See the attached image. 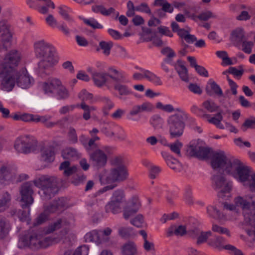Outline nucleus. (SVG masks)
<instances>
[{
  "mask_svg": "<svg viewBox=\"0 0 255 255\" xmlns=\"http://www.w3.org/2000/svg\"><path fill=\"white\" fill-rule=\"evenodd\" d=\"M161 155L171 169L175 172H180L182 170V165L177 159L165 151L161 152Z\"/></svg>",
  "mask_w": 255,
  "mask_h": 255,
  "instance_id": "nucleus-20",
  "label": "nucleus"
},
{
  "mask_svg": "<svg viewBox=\"0 0 255 255\" xmlns=\"http://www.w3.org/2000/svg\"><path fill=\"white\" fill-rule=\"evenodd\" d=\"M205 90L207 94L210 96L214 94L218 97H222L223 96V91L220 86L212 79H210L208 81Z\"/></svg>",
  "mask_w": 255,
  "mask_h": 255,
  "instance_id": "nucleus-25",
  "label": "nucleus"
},
{
  "mask_svg": "<svg viewBox=\"0 0 255 255\" xmlns=\"http://www.w3.org/2000/svg\"><path fill=\"white\" fill-rule=\"evenodd\" d=\"M109 71L112 73L114 74L115 75L117 76H114L112 74H109L108 77L112 79L113 81L116 82H125L126 81V78L124 76L123 74L121 73L118 70L115 69L114 68L111 67L109 68Z\"/></svg>",
  "mask_w": 255,
  "mask_h": 255,
  "instance_id": "nucleus-35",
  "label": "nucleus"
},
{
  "mask_svg": "<svg viewBox=\"0 0 255 255\" xmlns=\"http://www.w3.org/2000/svg\"><path fill=\"white\" fill-rule=\"evenodd\" d=\"M178 113L170 116L167 121L170 137L176 138L182 135L185 128L184 121L188 119V115L180 108H176Z\"/></svg>",
  "mask_w": 255,
  "mask_h": 255,
  "instance_id": "nucleus-4",
  "label": "nucleus"
},
{
  "mask_svg": "<svg viewBox=\"0 0 255 255\" xmlns=\"http://www.w3.org/2000/svg\"><path fill=\"white\" fill-rule=\"evenodd\" d=\"M202 106L207 111L210 113L217 111L219 108V106L211 100H208L204 102L202 104Z\"/></svg>",
  "mask_w": 255,
  "mask_h": 255,
  "instance_id": "nucleus-43",
  "label": "nucleus"
},
{
  "mask_svg": "<svg viewBox=\"0 0 255 255\" xmlns=\"http://www.w3.org/2000/svg\"><path fill=\"white\" fill-rule=\"evenodd\" d=\"M58 100H65L69 98V92L66 87L61 83L60 86L54 95Z\"/></svg>",
  "mask_w": 255,
  "mask_h": 255,
  "instance_id": "nucleus-37",
  "label": "nucleus"
},
{
  "mask_svg": "<svg viewBox=\"0 0 255 255\" xmlns=\"http://www.w3.org/2000/svg\"><path fill=\"white\" fill-rule=\"evenodd\" d=\"M161 53L166 56V57L164 59V61L167 63H171L172 62V58L175 56V53L173 50L168 47H166L162 49Z\"/></svg>",
  "mask_w": 255,
  "mask_h": 255,
  "instance_id": "nucleus-42",
  "label": "nucleus"
},
{
  "mask_svg": "<svg viewBox=\"0 0 255 255\" xmlns=\"http://www.w3.org/2000/svg\"><path fill=\"white\" fill-rule=\"evenodd\" d=\"M119 235L122 238H127L131 236L132 229L130 228L121 227L118 230Z\"/></svg>",
  "mask_w": 255,
  "mask_h": 255,
  "instance_id": "nucleus-56",
  "label": "nucleus"
},
{
  "mask_svg": "<svg viewBox=\"0 0 255 255\" xmlns=\"http://www.w3.org/2000/svg\"><path fill=\"white\" fill-rule=\"evenodd\" d=\"M251 172V168L242 163L233 177L253 192L255 191V174Z\"/></svg>",
  "mask_w": 255,
  "mask_h": 255,
  "instance_id": "nucleus-8",
  "label": "nucleus"
},
{
  "mask_svg": "<svg viewBox=\"0 0 255 255\" xmlns=\"http://www.w3.org/2000/svg\"><path fill=\"white\" fill-rule=\"evenodd\" d=\"M62 82L56 78H50L42 84V89L44 93L48 96H54Z\"/></svg>",
  "mask_w": 255,
  "mask_h": 255,
  "instance_id": "nucleus-18",
  "label": "nucleus"
},
{
  "mask_svg": "<svg viewBox=\"0 0 255 255\" xmlns=\"http://www.w3.org/2000/svg\"><path fill=\"white\" fill-rule=\"evenodd\" d=\"M211 236H212V233L211 231L203 232L201 231L196 239V244L199 245L205 243L207 242V239Z\"/></svg>",
  "mask_w": 255,
  "mask_h": 255,
  "instance_id": "nucleus-46",
  "label": "nucleus"
},
{
  "mask_svg": "<svg viewBox=\"0 0 255 255\" xmlns=\"http://www.w3.org/2000/svg\"><path fill=\"white\" fill-rule=\"evenodd\" d=\"M212 230L214 232H216L220 234H225L228 237L231 236L230 232L228 229L221 227L217 224H213L212 225Z\"/></svg>",
  "mask_w": 255,
  "mask_h": 255,
  "instance_id": "nucleus-53",
  "label": "nucleus"
},
{
  "mask_svg": "<svg viewBox=\"0 0 255 255\" xmlns=\"http://www.w3.org/2000/svg\"><path fill=\"white\" fill-rule=\"evenodd\" d=\"M201 231L199 227H196L189 229L187 234L191 238L197 239Z\"/></svg>",
  "mask_w": 255,
  "mask_h": 255,
  "instance_id": "nucleus-60",
  "label": "nucleus"
},
{
  "mask_svg": "<svg viewBox=\"0 0 255 255\" xmlns=\"http://www.w3.org/2000/svg\"><path fill=\"white\" fill-rule=\"evenodd\" d=\"M109 74L104 72H98L97 71L92 72V77L95 85L98 87H102L106 85L108 89L111 86L108 83Z\"/></svg>",
  "mask_w": 255,
  "mask_h": 255,
  "instance_id": "nucleus-19",
  "label": "nucleus"
},
{
  "mask_svg": "<svg viewBox=\"0 0 255 255\" xmlns=\"http://www.w3.org/2000/svg\"><path fill=\"white\" fill-rule=\"evenodd\" d=\"M13 32L10 24L5 19L0 20V37L3 43V47L6 50L5 46L6 43H9L12 38Z\"/></svg>",
  "mask_w": 255,
  "mask_h": 255,
  "instance_id": "nucleus-16",
  "label": "nucleus"
},
{
  "mask_svg": "<svg viewBox=\"0 0 255 255\" xmlns=\"http://www.w3.org/2000/svg\"><path fill=\"white\" fill-rule=\"evenodd\" d=\"M113 46V43L111 41H102L99 43V47L97 48V51H99L100 49L103 50V54L106 56H108L111 53V50Z\"/></svg>",
  "mask_w": 255,
  "mask_h": 255,
  "instance_id": "nucleus-36",
  "label": "nucleus"
},
{
  "mask_svg": "<svg viewBox=\"0 0 255 255\" xmlns=\"http://www.w3.org/2000/svg\"><path fill=\"white\" fill-rule=\"evenodd\" d=\"M35 186L40 189L39 194L43 200H48L58 192V181L54 176L39 175L33 181Z\"/></svg>",
  "mask_w": 255,
  "mask_h": 255,
  "instance_id": "nucleus-3",
  "label": "nucleus"
},
{
  "mask_svg": "<svg viewBox=\"0 0 255 255\" xmlns=\"http://www.w3.org/2000/svg\"><path fill=\"white\" fill-rule=\"evenodd\" d=\"M211 237L208 240V244L213 247L222 249L226 242L225 239L222 237L216 235L214 236L213 234Z\"/></svg>",
  "mask_w": 255,
  "mask_h": 255,
  "instance_id": "nucleus-30",
  "label": "nucleus"
},
{
  "mask_svg": "<svg viewBox=\"0 0 255 255\" xmlns=\"http://www.w3.org/2000/svg\"><path fill=\"white\" fill-rule=\"evenodd\" d=\"M11 229L9 223L4 219L0 218V239H3Z\"/></svg>",
  "mask_w": 255,
  "mask_h": 255,
  "instance_id": "nucleus-34",
  "label": "nucleus"
},
{
  "mask_svg": "<svg viewBox=\"0 0 255 255\" xmlns=\"http://www.w3.org/2000/svg\"><path fill=\"white\" fill-rule=\"evenodd\" d=\"M88 247L86 245H83L78 248L72 255H88Z\"/></svg>",
  "mask_w": 255,
  "mask_h": 255,
  "instance_id": "nucleus-64",
  "label": "nucleus"
},
{
  "mask_svg": "<svg viewBox=\"0 0 255 255\" xmlns=\"http://www.w3.org/2000/svg\"><path fill=\"white\" fill-rule=\"evenodd\" d=\"M67 136L69 141L73 144L78 142V136L75 129L73 127H70L67 133Z\"/></svg>",
  "mask_w": 255,
  "mask_h": 255,
  "instance_id": "nucleus-52",
  "label": "nucleus"
},
{
  "mask_svg": "<svg viewBox=\"0 0 255 255\" xmlns=\"http://www.w3.org/2000/svg\"><path fill=\"white\" fill-rule=\"evenodd\" d=\"M232 35L237 40L242 41L245 37V32L243 29L237 28L232 32Z\"/></svg>",
  "mask_w": 255,
  "mask_h": 255,
  "instance_id": "nucleus-59",
  "label": "nucleus"
},
{
  "mask_svg": "<svg viewBox=\"0 0 255 255\" xmlns=\"http://www.w3.org/2000/svg\"><path fill=\"white\" fill-rule=\"evenodd\" d=\"M101 100L105 104L103 108V112L105 115L109 114V111L114 108L115 104L112 101L109 97L104 96L101 99Z\"/></svg>",
  "mask_w": 255,
  "mask_h": 255,
  "instance_id": "nucleus-39",
  "label": "nucleus"
},
{
  "mask_svg": "<svg viewBox=\"0 0 255 255\" xmlns=\"http://www.w3.org/2000/svg\"><path fill=\"white\" fill-rule=\"evenodd\" d=\"M183 144L179 140H176L175 142L168 145L170 150L180 157L181 156L180 150Z\"/></svg>",
  "mask_w": 255,
  "mask_h": 255,
  "instance_id": "nucleus-47",
  "label": "nucleus"
},
{
  "mask_svg": "<svg viewBox=\"0 0 255 255\" xmlns=\"http://www.w3.org/2000/svg\"><path fill=\"white\" fill-rule=\"evenodd\" d=\"M37 146V141L33 136L24 135L16 139L14 148L17 152L28 154L35 151Z\"/></svg>",
  "mask_w": 255,
  "mask_h": 255,
  "instance_id": "nucleus-9",
  "label": "nucleus"
},
{
  "mask_svg": "<svg viewBox=\"0 0 255 255\" xmlns=\"http://www.w3.org/2000/svg\"><path fill=\"white\" fill-rule=\"evenodd\" d=\"M254 45L252 41H243L242 50L247 54H250L252 52V48Z\"/></svg>",
  "mask_w": 255,
  "mask_h": 255,
  "instance_id": "nucleus-57",
  "label": "nucleus"
},
{
  "mask_svg": "<svg viewBox=\"0 0 255 255\" xmlns=\"http://www.w3.org/2000/svg\"><path fill=\"white\" fill-rule=\"evenodd\" d=\"M123 255H135L136 247L134 243L128 242L125 244L121 248Z\"/></svg>",
  "mask_w": 255,
  "mask_h": 255,
  "instance_id": "nucleus-31",
  "label": "nucleus"
},
{
  "mask_svg": "<svg viewBox=\"0 0 255 255\" xmlns=\"http://www.w3.org/2000/svg\"><path fill=\"white\" fill-rule=\"evenodd\" d=\"M254 125H255V118L252 117L250 119L245 120L241 127V128L244 131H245L247 128H252Z\"/></svg>",
  "mask_w": 255,
  "mask_h": 255,
  "instance_id": "nucleus-58",
  "label": "nucleus"
},
{
  "mask_svg": "<svg viewBox=\"0 0 255 255\" xmlns=\"http://www.w3.org/2000/svg\"><path fill=\"white\" fill-rule=\"evenodd\" d=\"M212 187L218 191V196L223 198L224 193H229L232 189L233 183L228 180L224 175L217 173L211 178Z\"/></svg>",
  "mask_w": 255,
  "mask_h": 255,
  "instance_id": "nucleus-10",
  "label": "nucleus"
},
{
  "mask_svg": "<svg viewBox=\"0 0 255 255\" xmlns=\"http://www.w3.org/2000/svg\"><path fill=\"white\" fill-rule=\"evenodd\" d=\"M115 148L112 146H104L101 149L98 147L88 151L89 161L91 165L99 169L106 166L108 161V155L113 154Z\"/></svg>",
  "mask_w": 255,
  "mask_h": 255,
  "instance_id": "nucleus-7",
  "label": "nucleus"
},
{
  "mask_svg": "<svg viewBox=\"0 0 255 255\" xmlns=\"http://www.w3.org/2000/svg\"><path fill=\"white\" fill-rule=\"evenodd\" d=\"M138 69L144 74V78L147 79L149 81L152 82L155 85L160 86L162 82L158 76L152 73V72L145 70L142 68H138Z\"/></svg>",
  "mask_w": 255,
  "mask_h": 255,
  "instance_id": "nucleus-28",
  "label": "nucleus"
},
{
  "mask_svg": "<svg viewBox=\"0 0 255 255\" xmlns=\"http://www.w3.org/2000/svg\"><path fill=\"white\" fill-rule=\"evenodd\" d=\"M130 223L133 226L138 228L141 227L143 223V218L142 215L140 214L137 215L134 219L130 221Z\"/></svg>",
  "mask_w": 255,
  "mask_h": 255,
  "instance_id": "nucleus-62",
  "label": "nucleus"
},
{
  "mask_svg": "<svg viewBox=\"0 0 255 255\" xmlns=\"http://www.w3.org/2000/svg\"><path fill=\"white\" fill-rule=\"evenodd\" d=\"M19 193L21 196L20 201L23 203L21 206L23 209L29 208L33 203V184L31 182H26L23 183L20 188Z\"/></svg>",
  "mask_w": 255,
  "mask_h": 255,
  "instance_id": "nucleus-11",
  "label": "nucleus"
},
{
  "mask_svg": "<svg viewBox=\"0 0 255 255\" xmlns=\"http://www.w3.org/2000/svg\"><path fill=\"white\" fill-rule=\"evenodd\" d=\"M66 205V200L64 198H58L54 200L51 204L45 207V213H54L57 211L63 210Z\"/></svg>",
  "mask_w": 255,
  "mask_h": 255,
  "instance_id": "nucleus-22",
  "label": "nucleus"
},
{
  "mask_svg": "<svg viewBox=\"0 0 255 255\" xmlns=\"http://www.w3.org/2000/svg\"><path fill=\"white\" fill-rule=\"evenodd\" d=\"M66 222L65 219H59L56 222L49 226L47 230L48 233H51L55 230L60 229L63 225L66 224Z\"/></svg>",
  "mask_w": 255,
  "mask_h": 255,
  "instance_id": "nucleus-50",
  "label": "nucleus"
},
{
  "mask_svg": "<svg viewBox=\"0 0 255 255\" xmlns=\"http://www.w3.org/2000/svg\"><path fill=\"white\" fill-rule=\"evenodd\" d=\"M92 10L96 13H101L104 16H109L111 14L115 15V19H117L119 15V12L116 11L115 9L112 7L108 9L102 4H95L92 6Z\"/></svg>",
  "mask_w": 255,
  "mask_h": 255,
  "instance_id": "nucleus-23",
  "label": "nucleus"
},
{
  "mask_svg": "<svg viewBox=\"0 0 255 255\" xmlns=\"http://www.w3.org/2000/svg\"><path fill=\"white\" fill-rule=\"evenodd\" d=\"M242 164L238 159L228 158L223 151H216L211 158V165L214 169H221L233 177Z\"/></svg>",
  "mask_w": 255,
  "mask_h": 255,
  "instance_id": "nucleus-2",
  "label": "nucleus"
},
{
  "mask_svg": "<svg viewBox=\"0 0 255 255\" xmlns=\"http://www.w3.org/2000/svg\"><path fill=\"white\" fill-rule=\"evenodd\" d=\"M34 48L36 56L41 58L38 64V74L42 77L50 75L57 63L54 56L55 48L44 40H40L34 43Z\"/></svg>",
  "mask_w": 255,
  "mask_h": 255,
  "instance_id": "nucleus-1",
  "label": "nucleus"
},
{
  "mask_svg": "<svg viewBox=\"0 0 255 255\" xmlns=\"http://www.w3.org/2000/svg\"><path fill=\"white\" fill-rule=\"evenodd\" d=\"M136 11L144 12L149 15L151 14V11L149 7L145 2H142L140 4L136 5Z\"/></svg>",
  "mask_w": 255,
  "mask_h": 255,
  "instance_id": "nucleus-55",
  "label": "nucleus"
},
{
  "mask_svg": "<svg viewBox=\"0 0 255 255\" xmlns=\"http://www.w3.org/2000/svg\"><path fill=\"white\" fill-rule=\"evenodd\" d=\"M128 10L126 12V15L128 17H131L134 15L136 11V6H134L133 3L131 0H128L127 2Z\"/></svg>",
  "mask_w": 255,
  "mask_h": 255,
  "instance_id": "nucleus-61",
  "label": "nucleus"
},
{
  "mask_svg": "<svg viewBox=\"0 0 255 255\" xmlns=\"http://www.w3.org/2000/svg\"><path fill=\"white\" fill-rule=\"evenodd\" d=\"M111 200L114 202L123 204L125 202V195L122 190H117L115 191L111 198Z\"/></svg>",
  "mask_w": 255,
  "mask_h": 255,
  "instance_id": "nucleus-38",
  "label": "nucleus"
},
{
  "mask_svg": "<svg viewBox=\"0 0 255 255\" xmlns=\"http://www.w3.org/2000/svg\"><path fill=\"white\" fill-rule=\"evenodd\" d=\"M16 81L17 85L22 89H28L34 83V80L27 71L25 68L19 71H16Z\"/></svg>",
  "mask_w": 255,
  "mask_h": 255,
  "instance_id": "nucleus-13",
  "label": "nucleus"
},
{
  "mask_svg": "<svg viewBox=\"0 0 255 255\" xmlns=\"http://www.w3.org/2000/svg\"><path fill=\"white\" fill-rule=\"evenodd\" d=\"M114 89L119 93V98L123 99L125 97L130 95L132 94L131 90L129 87L120 82H116L114 85Z\"/></svg>",
  "mask_w": 255,
  "mask_h": 255,
  "instance_id": "nucleus-26",
  "label": "nucleus"
},
{
  "mask_svg": "<svg viewBox=\"0 0 255 255\" xmlns=\"http://www.w3.org/2000/svg\"><path fill=\"white\" fill-rule=\"evenodd\" d=\"M150 124L154 128H160L163 124V119L158 115H153L150 121Z\"/></svg>",
  "mask_w": 255,
  "mask_h": 255,
  "instance_id": "nucleus-49",
  "label": "nucleus"
},
{
  "mask_svg": "<svg viewBox=\"0 0 255 255\" xmlns=\"http://www.w3.org/2000/svg\"><path fill=\"white\" fill-rule=\"evenodd\" d=\"M190 154L201 159L208 158L215 152H213L211 148L207 147H202L198 144H191L188 148Z\"/></svg>",
  "mask_w": 255,
  "mask_h": 255,
  "instance_id": "nucleus-17",
  "label": "nucleus"
},
{
  "mask_svg": "<svg viewBox=\"0 0 255 255\" xmlns=\"http://www.w3.org/2000/svg\"><path fill=\"white\" fill-rule=\"evenodd\" d=\"M79 140L88 152L98 147V144L96 142L100 140V137L98 136H93L88 140L85 135L82 134L80 136Z\"/></svg>",
  "mask_w": 255,
  "mask_h": 255,
  "instance_id": "nucleus-21",
  "label": "nucleus"
},
{
  "mask_svg": "<svg viewBox=\"0 0 255 255\" xmlns=\"http://www.w3.org/2000/svg\"><path fill=\"white\" fill-rule=\"evenodd\" d=\"M62 156L64 158L77 157L78 152L76 149L73 147H68L63 151Z\"/></svg>",
  "mask_w": 255,
  "mask_h": 255,
  "instance_id": "nucleus-48",
  "label": "nucleus"
},
{
  "mask_svg": "<svg viewBox=\"0 0 255 255\" xmlns=\"http://www.w3.org/2000/svg\"><path fill=\"white\" fill-rule=\"evenodd\" d=\"M154 107L152 104L149 102L143 103L141 105H136L132 107L129 114L133 116L141 112H150L152 111Z\"/></svg>",
  "mask_w": 255,
  "mask_h": 255,
  "instance_id": "nucleus-24",
  "label": "nucleus"
},
{
  "mask_svg": "<svg viewBox=\"0 0 255 255\" xmlns=\"http://www.w3.org/2000/svg\"><path fill=\"white\" fill-rule=\"evenodd\" d=\"M79 98L81 99L82 102H85V101L91 100L93 98V95L88 93L86 90H83L79 94Z\"/></svg>",
  "mask_w": 255,
  "mask_h": 255,
  "instance_id": "nucleus-63",
  "label": "nucleus"
},
{
  "mask_svg": "<svg viewBox=\"0 0 255 255\" xmlns=\"http://www.w3.org/2000/svg\"><path fill=\"white\" fill-rule=\"evenodd\" d=\"M203 117L207 118L208 121L211 124H213L216 126L219 125L220 124V122L223 120V116L222 115L221 112L218 113L216 116L214 117H213L212 118L209 119L210 117V115L209 114H204L203 116Z\"/></svg>",
  "mask_w": 255,
  "mask_h": 255,
  "instance_id": "nucleus-44",
  "label": "nucleus"
},
{
  "mask_svg": "<svg viewBox=\"0 0 255 255\" xmlns=\"http://www.w3.org/2000/svg\"><path fill=\"white\" fill-rule=\"evenodd\" d=\"M122 204L114 202L111 200L105 206V209L106 213H112L116 214L120 213L122 210Z\"/></svg>",
  "mask_w": 255,
  "mask_h": 255,
  "instance_id": "nucleus-33",
  "label": "nucleus"
},
{
  "mask_svg": "<svg viewBox=\"0 0 255 255\" xmlns=\"http://www.w3.org/2000/svg\"><path fill=\"white\" fill-rule=\"evenodd\" d=\"M184 200L188 205L193 203L192 189L190 187H187L184 194Z\"/></svg>",
  "mask_w": 255,
  "mask_h": 255,
  "instance_id": "nucleus-54",
  "label": "nucleus"
},
{
  "mask_svg": "<svg viewBox=\"0 0 255 255\" xmlns=\"http://www.w3.org/2000/svg\"><path fill=\"white\" fill-rule=\"evenodd\" d=\"M54 160V149L52 146L44 147L41 150V160L46 162H51Z\"/></svg>",
  "mask_w": 255,
  "mask_h": 255,
  "instance_id": "nucleus-27",
  "label": "nucleus"
},
{
  "mask_svg": "<svg viewBox=\"0 0 255 255\" xmlns=\"http://www.w3.org/2000/svg\"><path fill=\"white\" fill-rule=\"evenodd\" d=\"M80 107L84 110L83 117L86 121L91 118V112L96 110L94 107H90L86 105L85 102L81 103Z\"/></svg>",
  "mask_w": 255,
  "mask_h": 255,
  "instance_id": "nucleus-40",
  "label": "nucleus"
},
{
  "mask_svg": "<svg viewBox=\"0 0 255 255\" xmlns=\"http://www.w3.org/2000/svg\"><path fill=\"white\" fill-rule=\"evenodd\" d=\"M83 20L85 24L94 29H101L103 27V25L100 24L94 18H91L90 19L83 18Z\"/></svg>",
  "mask_w": 255,
  "mask_h": 255,
  "instance_id": "nucleus-51",
  "label": "nucleus"
},
{
  "mask_svg": "<svg viewBox=\"0 0 255 255\" xmlns=\"http://www.w3.org/2000/svg\"><path fill=\"white\" fill-rule=\"evenodd\" d=\"M207 212L210 217L215 219L223 220L225 218V215L214 205L208 206L207 207Z\"/></svg>",
  "mask_w": 255,
  "mask_h": 255,
  "instance_id": "nucleus-29",
  "label": "nucleus"
},
{
  "mask_svg": "<svg viewBox=\"0 0 255 255\" xmlns=\"http://www.w3.org/2000/svg\"><path fill=\"white\" fill-rule=\"evenodd\" d=\"M21 59L20 53L16 50H12L9 51L5 56L3 61L0 62V68L16 71V67L17 66Z\"/></svg>",
  "mask_w": 255,
  "mask_h": 255,
  "instance_id": "nucleus-12",
  "label": "nucleus"
},
{
  "mask_svg": "<svg viewBox=\"0 0 255 255\" xmlns=\"http://www.w3.org/2000/svg\"><path fill=\"white\" fill-rule=\"evenodd\" d=\"M178 64L176 65L175 69L178 72L180 78L184 81H188V76L187 74V69L183 64L181 60L177 61Z\"/></svg>",
  "mask_w": 255,
  "mask_h": 255,
  "instance_id": "nucleus-32",
  "label": "nucleus"
},
{
  "mask_svg": "<svg viewBox=\"0 0 255 255\" xmlns=\"http://www.w3.org/2000/svg\"><path fill=\"white\" fill-rule=\"evenodd\" d=\"M14 178L11 165L7 162H0V184L3 186L8 185Z\"/></svg>",
  "mask_w": 255,
  "mask_h": 255,
  "instance_id": "nucleus-14",
  "label": "nucleus"
},
{
  "mask_svg": "<svg viewBox=\"0 0 255 255\" xmlns=\"http://www.w3.org/2000/svg\"><path fill=\"white\" fill-rule=\"evenodd\" d=\"M235 205L242 209L245 221L255 222V196H238L234 199Z\"/></svg>",
  "mask_w": 255,
  "mask_h": 255,
  "instance_id": "nucleus-6",
  "label": "nucleus"
},
{
  "mask_svg": "<svg viewBox=\"0 0 255 255\" xmlns=\"http://www.w3.org/2000/svg\"><path fill=\"white\" fill-rule=\"evenodd\" d=\"M85 240L86 242H97L99 241L98 232L96 230H93L87 233L85 236Z\"/></svg>",
  "mask_w": 255,
  "mask_h": 255,
  "instance_id": "nucleus-45",
  "label": "nucleus"
},
{
  "mask_svg": "<svg viewBox=\"0 0 255 255\" xmlns=\"http://www.w3.org/2000/svg\"><path fill=\"white\" fill-rule=\"evenodd\" d=\"M50 239L38 232L21 236L18 242V247L22 249L29 247L33 250L45 248L49 245Z\"/></svg>",
  "mask_w": 255,
  "mask_h": 255,
  "instance_id": "nucleus-5",
  "label": "nucleus"
},
{
  "mask_svg": "<svg viewBox=\"0 0 255 255\" xmlns=\"http://www.w3.org/2000/svg\"><path fill=\"white\" fill-rule=\"evenodd\" d=\"M128 172L125 166H120L111 168L107 178L111 182H121L126 180Z\"/></svg>",
  "mask_w": 255,
  "mask_h": 255,
  "instance_id": "nucleus-15",
  "label": "nucleus"
},
{
  "mask_svg": "<svg viewBox=\"0 0 255 255\" xmlns=\"http://www.w3.org/2000/svg\"><path fill=\"white\" fill-rule=\"evenodd\" d=\"M10 200V195L7 192H6L0 198V212L4 211L7 208V204Z\"/></svg>",
  "mask_w": 255,
  "mask_h": 255,
  "instance_id": "nucleus-41",
  "label": "nucleus"
}]
</instances>
